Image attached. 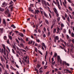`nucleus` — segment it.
<instances>
[{
    "instance_id": "obj_25",
    "label": "nucleus",
    "mask_w": 74,
    "mask_h": 74,
    "mask_svg": "<svg viewBox=\"0 0 74 74\" xmlns=\"http://www.w3.org/2000/svg\"><path fill=\"white\" fill-rule=\"evenodd\" d=\"M35 12H36L37 14H38V13H39L40 12V11L39 10H35Z\"/></svg>"
},
{
    "instance_id": "obj_59",
    "label": "nucleus",
    "mask_w": 74,
    "mask_h": 74,
    "mask_svg": "<svg viewBox=\"0 0 74 74\" xmlns=\"http://www.w3.org/2000/svg\"><path fill=\"white\" fill-rule=\"evenodd\" d=\"M46 4L48 6H49V7H50V5H49V4L48 2H47Z\"/></svg>"
},
{
    "instance_id": "obj_13",
    "label": "nucleus",
    "mask_w": 74,
    "mask_h": 74,
    "mask_svg": "<svg viewBox=\"0 0 74 74\" xmlns=\"http://www.w3.org/2000/svg\"><path fill=\"white\" fill-rule=\"evenodd\" d=\"M3 23L4 25H6V22H5V20L4 19H3Z\"/></svg>"
},
{
    "instance_id": "obj_26",
    "label": "nucleus",
    "mask_w": 74,
    "mask_h": 74,
    "mask_svg": "<svg viewBox=\"0 0 74 74\" xmlns=\"http://www.w3.org/2000/svg\"><path fill=\"white\" fill-rule=\"evenodd\" d=\"M4 55H6V53L5 52V50H4V51L3 52Z\"/></svg>"
},
{
    "instance_id": "obj_46",
    "label": "nucleus",
    "mask_w": 74,
    "mask_h": 74,
    "mask_svg": "<svg viewBox=\"0 0 74 74\" xmlns=\"http://www.w3.org/2000/svg\"><path fill=\"white\" fill-rule=\"evenodd\" d=\"M34 32L35 33H37V31L36 29L34 30Z\"/></svg>"
},
{
    "instance_id": "obj_19",
    "label": "nucleus",
    "mask_w": 74,
    "mask_h": 74,
    "mask_svg": "<svg viewBox=\"0 0 74 74\" xmlns=\"http://www.w3.org/2000/svg\"><path fill=\"white\" fill-rule=\"evenodd\" d=\"M8 37H9V38L10 39V40H12V36H11L10 35H9Z\"/></svg>"
},
{
    "instance_id": "obj_56",
    "label": "nucleus",
    "mask_w": 74,
    "mask_h": 74,
    "mask_svg": "<svg viewBox=\"0 0 74 74\" xmlns=\"http://www.w3.org/2000/svg\"><path fill=\"white\" fill-rule=\"evenodd\" d=\"M53 58H51V62H53V61H54V60L53 59Z\"/></svg>"
},
{
    "instance_id": "obj_63",
    "label": "nucleus",
    "mask_w": 74,
    "mask_h": 74,
    "mask_svg": "<svg viewBox=\"0 0 74 74\" xmlns=\"http://www.w3.org/2000/svg\"><path fill=\"white\" fill-rule=\"evenodd\" d=\"M58 74H62V73L60 71H58Z\"/></svg>"
},
{
    "instance_id": "obj_31",
    "label": "nucleus",
    "mask_w": 74,
    "mask_h": 74,
    "mask_svg": "<svg viewBox=\"0 0 74 74\" xmlns=\"http://www.w3.org/2000/svg\"><path fill=\"white\" fill-rule=\"evenodd\" d=\"M15 40H16V42H17V43H18V44H19V41L18 40V39H16Z\"/></svg>"
},
{
    "instance_id": "obj_18",
    "label": "nucleus",
    "mask_w": 74,
    "mask_h": 74,
    "mask_svg": "<svg viewBox=\"0 0 74 74\" xmlns=\"http://www.w3.org/2000/svg\"><path fill=\"white\" fill-rule=\"evenodd\" d=\"M47 8L49 9L48 11H49L51 14H52V12L51 11V10H50V8H49V7H47Z\"/></svg>"
},
{
    "instance_id": "obj_29",
    "label": "nucleus",
    "mask_w": 74,
    "mask_h": 74,
    "mask_svg": "<svg viewBox=\"0 0 74 74\" xmlns=\"http://www.w3.org/2000/svg\"><path fill=\"white\" fill-rule=\"evenodd\" d=\"M4 74H9L8 73H7V71L6 70H5Z\"/></svg>"
},
{
    "instance_id": "obj_33",
    "label": "nucleus",
    "mask_w": 74,
    "mask_h": 74,
    "mask_svg": "<svg viewBox=\"0 0 74 74\" xmlns=\"http://www.w3.org/2000/svg\"><path fill=\"white\" fill-rule=\"evenodd\" d=\"M60 47L62 49H64V50H65V49L64 47H62L61 46H60Z\"/></svg>"
},
{
    "instance_id": "obj_28",
    "label": "nucleus",
    "mask_w": 74,
    "mask_h": 74,
    "mask_svg": "<svg viewBox=\"0 0 74 74\" xmlns=\"http://www.w3.org/2000/svg\"><path fill=\"white\" fill-rule=\"evenodd\" d=\"M68 8L71 11H72V10H73V9H72V8H71L70 6Z\"/></svg>"
},
{
    "instance_id": "obj_40",
    "label": "nucleus",
    "mask_w": 74,
    "mask_h": 74,
    "mask_svg": "<svg viewBox=\"0 0 74 74\" xmlns=\"http://www.w3.org/2000/svg\"><path fill=\"white\" fill-rule=\"evenodd\" d=\"M38 52L39 53H40V54L41 55H42V53L41 51H40V50H38Z\"/></svg>"
},
{
    "instance_id": "obj_64",
    "label": "nucleus",
    "mask_w": 74,
    "mask_h": 74,
    "mask_svg": "<svg viewBox=\"0 0 74 74\" xmlns=\"http://www.w3.org/2000/svg\"><path fill=\"white\" fill-rule=\"evenodd\" d=\"M39 71L40 73H41L43 72V71L42 70H39Z\"/></svg>"
},
{
    "instance_id": "obj_9",
    "label": "nucleus",
    "mask_w": 74,
    "mask_h": 74,
    "mask_svg": "<svg viewBox=\"0 0 74 74\" xmlns=\"http://www.w3.org/2000/svg\"><path fill=\"white\" fill-rule=\"evenodd\" d=\"M5 14H6V15H7V14H9V10H7L5 11Z\"/></svg>"
},
{
    "instance_id": "obj_32",
    "label": "nucleus",
    "mask_w": 74,
    "mask_h": 74,
    "mask_svg": "<svg viewBox=\"0 0 74 74\" xmlns=\"http://www.w3.org/2000/svg\"><path fill=\"white\" fill-rule=\"evenodd\" d=\"M13 48H14V49L15 50V51H16V47H15L14 46H13Z\"/></svg>"
},
{
    "instance_id": "obj_53",
    "label": "nucleus",
    "mask_w": 74,
    "mask_h": 74,
    "mask_svg": "<svg viewBox=\"0 0 74 74\" xmlns=\"http://www.w3.org/2000/svg\"><path fill=\"white\" fill-rule=\"evenodd\" d=\"M67 1L69 2V3H72L71 0H67Z\"/></svg>"
},
{
    "instance_id": "obj_35",
    "label": "nucleus",
    "mask_w": 74,
    "mask_h": 74,
    "mask_svg": "<svg viewBox=\"0 0 74 74\" xmlns=\"http://www.w3.org/2000/svg\"><path fill=\"white\" fill-rule=\"evenodd\" d=\"M62 18L63 20H65L66 19V18H65V17H64V16H62Z\"/></svg>"
},
{
    "instance_id": "obj_52",
    "label": "nucleus",
    "mask_w": 74,
    "mask_h": 74,
    "mask_svg": "<svg viewBox=\"0 0 74 74\" xmlns=\"http://www.w3.org/2000/svg\"><path fill=\"white\" fill-rule=\"evenodd\" d=\"M65 17L66 18H67V14H66V13H65Z\"/></svg>"
},
{
    "instance_id": "obj_57",
    "label": "nucleus",
    "mask_w": 74,
    "mask_h": 74,
    "mask_svg": "<svg viewBox=\"0 0 74 74\" xmlns=\"http://www.w3.org/2000/svg\"><path fill=\"white\" fill-rule=\"evenodd\" d=\"M8 14V17H11V14H9V13Z\"/></svg>"
},
{
    "instance_id": "obj_20",
    "label": "nucleus",
    "mask_w": 74,
    "mask_h": 74,
    "mask_svg": "<svg viewBox=\"0 0 74 74\" xmlns=\"http://www.w3.org/2000/svg\"><path fill=\"white\" fill-rule=\"evenodd\" d=\"M2 46L4 50H5V45H2Z\"/></svg>"
},
{
    "instance_id": "obj_23",
    "label": "nucleus",
    "mask_w": 74,
    "mask_h": 74,
    "mask_svg": "<svg viewBox=\"0 0 74 74\" xmlns=\"http://www.w3.org/2000/svg\"><path fill=\"white\" fill-rule=\"evenodd\" d=\"M0 32L1 33H3V28H2L1 29Z\"/></svg>"
},
{
    "instance_id": "obj_45",
    "label": "nucleus",
    "mask_w": 74,
    "mask_h": 74,
    "mask_svg": "<svg viewBox=\"0 0 74 74\" xmlns=\"http://www.w3.org/2000/svg\"><path fill=\"white\" fill-rule=\"evenodd\" d=\"M0 66L1 67L3 68V64H1V63L0 62Z\"/></svg>"
},
{
    "instance_id": "obj_30",
    "label": "nucleus",
    "mask_w": 74,
    "mask_h": 74,
    "mask_svg": "<svg viewBox=\"0 0 74 74\" xmlns=\"http://www.w3.org/2000/svg\"><path fill=\"white\" fill-rule=\"evenodd\" d=\"M35 49V51H36V52H37V51H38V50L37 49V48L36 47H35V49Z\"/></svg>"
},
{
    "instance_id": "obj_2",
    "label": "nucleus",
    "mask_w": 74,
    "mask_h": 74,
    "mask_svg": "<svg viewBox=\"0 0 74 74\" xmlns=\"http://www.w3.org/2000/svg\"><path fill=\"white\" fill-rule=\"evenodd\" d=\"M56 2L57 3V5H57L58 7L59 10H61V7H60V5L59 1L58 0H56Z\"/></svg>"
},
{
    "instance_id": "obj_4",
    "label": "nucleus",
    "mask_w": 74,
    "mask_h": 74,
    "mask_svg": "<svg viewBox=\"0 0 74 74\" xmlns=\"http://www.w3.org/2000/svg\"><path fill=\"white\" fill-rule=\"evenodd\" d=\"M41 10H42V11L41 10H40V12L41 14L42 15L43 14L42 13V12H43L45 16L46 17H48V15L47 14H46V13H45L43 11V10H42V9Z\"/></svg>"
},
{
    "instance_id": "obj_43",
    "label": "nucleus",
    "mask_w": 74,
    "mask_h": 74,
    "mask_svg": "<svg viewBox=\"0 0 74 74\" xmlns=\"http://www.w3.org/2000/svg\"><path fill=\"white\" fill-rule=\"evenodd\" d=\"M44 69H46L48 67V66H44Z\"/></svg>"
},
{
    "instance_id": "obj_3",
    "label": "nucleus",
    "mask_w": 74,
    "mask_h": 74,
    "mask_svg": "<svg viewBox=\"0 0 74 74\" xmlns=\"http://www.w3.org/2000/svg\"><path fill=\"white\" fill-rule=\"evenodd\" d=\"M58 62V63H60V64H62V60L60 59V56H57Z\"/></svg>"
},
{
    "instance_id": "obj_48",
    "label": "nucleus",
    "mask_w": 74,
    "mask_h": 74,
    "mask_svg": "<svg viewBox=\"0 0 74 74\" xmlns=\"http://www.w3.org/2000/svg\"><path fill=\"white\" fill-rule=\"evenodd\" d=\"M60 40L62 42H64V40H62L61 38L60 39Z\"/></svg>"
},
{
    "instance_id": "obj_50",
    "label": "nucleus",
    "mask_w": 74,
    "mask_h": 74,
    "mask_svg": "<svg viewBox=\"0 0 74 74\" xmlns=\"http://www.w3.org/2000/svg\"><path fill=\"white\" fill-rule=\"evenodd\" d=\"M53 2L55 4H56V5H57V2H56L55 1L53 0Z\"/></svg>"
},
{
    "instance_id": "obj_54",
    "label": "nucleus",
    "mask_w": 74,
    "mask_h": 74,
    "mask_svg": "<svg viewBox=\"0 0 74 74\" xmlns=\"http://www.w3.org/2000/svg\"><path fill=\"white\" fill-rule=\"evenodd\" d=\"M43 30H44L45 32H46V31L47 30H46V28H45V27L44 28Z\"/></svg>"
},
{
    "instance_id": "obj_37",
    "label": "nucleus",
    "mask_w": 74,
    "mask_h": 74,
    "mask_svg": "<svg viewBox=\"0 0 74 74\" xmlns=\"http://www.w3.org/2000/svg\"><path fill=\"white\" fill-rule=\"evenodd\" d=\"M71 48L72 49H74V45L73 44H71Z\"/></svg>"
},
{
    "instance_id": "obj_14",
    "label": "nucleus",
    "mask_w": 74,
    "mask_h": 74,
    "mask_svg": "<svg viewBox=\"0 0 74 74\" xmlns=\"http://www.w3.org/2000/svg\"><path fill=\"white\" fill-rule=\"evenodd\" d=\"M42 45L44 47V48L46 49V46H45V44L44 43H42Z\"/></svg>"
},
{
    "instance_id": "obj_61",
    "label": "nucleus",
    "mask_w": 74,
    "mask_h": 74,
    "mask_svg": "<svg viewBox=\"0 0 74 74\" xmlns=\"http://www.w3.org/2000/svg\"><path fill=\"white\" fill-rule=\"evenodd\" d=\"M64 3L65 4H67V2L66 1V0H64Z\"/></svg>"
},
{
    "instance_id": "obj_62",
    "label": "nucleus",
    "mask_w": 74,
    "mask_h": 74,
    "mask_svg": "<svg viewBox=\"0 0 74 74\" xmlns=\"http://www.w3.org/2000/svg\"><path fill=\"white\" fill-rule=\"evenodd\" d=\"M36 41L37 42H40V40L39 39H37Z\"/></svg>"
},
{
    "instance_id": "obj_5",
    "label": "nucleus",
    "mask_w": 74,
    "mask_h": 74,
    "mask_svg": "<svg viewBox=\"0 0 74 74\" xmlns=\"http://www.w3.org/2000/svg\"><path fill=\"white\" fill-rule=\"evenodd\" d=\"M42 3V4H44L45 5L47 6V3L45 0H42L41 1Z\"/></svg>"
},
{
    "instance_id": "obj_1",
    "label": "nucleus",
    "mask_w": 74,
    "mask_h": 74,
    "mask_svg": "<svg viewBox=\"0 0 74 74\" xmlns=\"http://www.w3.org/2000/svg\"><path fill=\"white\" fill-rule=\"evenodd\" d=\"M53 9L57 17H58L59 16V13H58V11L56 8H53Z\"/></svg>"
},
{
    "instance_id": "obj_36",
    "label": "nucleus",
    "mask_w": 74,
    "mask_h": 74,
    "mask_svg": "<svg viewBox=\"0 0 74 74\" xmlns=\"http://www.w3.org/2000/svg\"><path fill=\"white\" fill-rule=\"evenodd\" d=\"M56 29H54L53 30V33H55V32H56Z\"/></svg>"
},
{
    "instance_id": "obj_12",
    "label": "nucleus",
    "mask_w": 74,
    "mask_h": 74,
    "mask_svg": "<svg viewBox=\"0 0 74 74\" xmlns=\"http://www.w3.org/2000/svg\"><path fill=\"white\" fill-rule=\"evenodd\" d=\"M4 11V9L2 8H0V11L1 12H3Z\"/></svg>"
},
{
    "instance_id": "obj_7",
    "label": "nucleus",
    "mask_w": 74,
    "mask_h": 74,
    "mask_svg": "<svg viewBox=\"0 0 74 74\" xmlns=\"http://www.w3.org/2000/svg\"><path fill=\"white\" fill-rule=\"evenodd\" d=\"M57 30L58 32H57V33H59V34H60V32H61V30H60V29L59 27H58Z\"/></svg>"
},
{
    "instance_id": "obj_16",
    "label": "nucleus",
    "mask_w": 74,
    "mask_h": 74,
    "mask_svg": "<svg viewBox=\"0 0 74 74\" xmlns=\"http://www.w3.org/2000/svg\"><path fill=\"white\" fill-rule=\"evenodd\" d=\"M59 37H58V36H56L55 37V39L57 40H59Z\"/></svg>"
},
{
    "instance_id": "obj_8",
    "label": "nucleus",
    "mask_w": 74,
    "mask_h": 74,
    "mask_svg": "<svg viewBox=\"0 0 74 74\" xmlns=\"http://www.w3.org/2000/svg\"><path fill=\"white\" fill-rule=\"evenodd\" d=\"M19 35L20 36H21V37H24V35L22 33H19Z\"/></svg>"
},
{
    "instance_id": "obj_39",
    "label": "nucleus",
    "mask_w": 74,
    "mask_h": 74,
    "mask_svg": "<svg viewBox=\"0 0 74 74\" xmlns=\"http://www.w3.org/2000/svg\"><path fill=\"white\" fill-rule=\"evenodd\" d=\"M55 72H57V71H58V69L57 68H56L55 69Z\"/></svg>"
},
{
    "instance_id": "obj_17",
    "label": "nucleus",
    "mask_w": 74,
    "mask_h": 74,
    "mask_svg": "<svg viewBox=\"0 0 74 74\" xmlns=\"http://www.w3.org/2000/svg\"><path fill=\"white\" fill-rule=\"evenodd\" d=\"M55 19H54L52 21V23L53 24V25H54V24H55Z\"/></svg>"
},
{
    "instance_id": "obj_44",
    "label": "nucleus",
    "mask_w": 74,
    "mask_h": 74,
    "mask_svg": "<svg viewBox=\"0 0 74 74\" xmlns=\"http://www.w3.org/2000/svg\"><path fill=\"white\" fill-rule=\"evenodd\" d=\"M71 36L72 37H74V33H71Z\"/></svg>"
},
{
    "instance_id": "obj_27",
    "label": "nucleus",
    "mask_w": 74,
    "mask_h": 74,
    "mask_svg": "<svg viewBox=\"0 0 74 74\" xmlns=\"http://www.w3.org/2000/svg\"><path fill=\"white\" fill-rule=\"evenodd\" d=\"M3 38L5 40H7V36H5L3 37Z\"/></svg>"
},
{
    "instance_id": "obj_34",
    "label": "nucleus",
    "mask_w": 74,
    "mask_h": 74,
    "mask_svg": "<svg viewBox=\"0 0 74 74\" xmlns=\"http://www.w3.org/2000/svg\"><path fill=\"white\" fill-rule=\"evenodd\" d=\"M61 27H64V24H63V23H61Z\"/></svg>"
},
{
    "instance_id": "obj_60",
    "label": "nucleus",
    "mask_w": 74,
    "mask_h": 74,
    "mask_svg": "<svg viewBox=\"0 0 74 74\" xmlns=\"http://www.w3.org/2000/svg\"><path fill=\"white\" fill-rule=\"evenodd\" d=\"M47 30H48V32H49V27H48L47 28Z\"/></svg>"
},
{
    "instance_id": "obj_15",
    "label": "nucleus",
    "mask_w": 74,
    "mask_h": 74,
    "mask_svg": "<svg viewBox=\"0 0 74 74\" xmlns=\"http://www.w3.org/2000/svg\"><path fill=\"white\" fill-rule=\"evenodd\" d=\"M67 21H68V22H70V18L69 17V16H68L67 17Z\"/></svg>"
},
{
    "instance_id": "obj_24",
    "label": "nucleus",
    "mask_w": 74,
    "mask_h": 74,
    "mask_svg": "<svg viewBox=\"0 0 74 74\" xmlns=\"http://www.w3.org/2000/svg\"><path fill=\"white\" fill-rule=\"evenodd\" d=\"M40 67H41V65L38 64L37 66V68L39 69V68H40Z\"/></svg>"
},
{
    "instance_id": "obj_47",
    "label": "nucleus",
    "mask_w": 74,
    "mask_h": 74,
    "mask_svg": "<svg viewBox=\"0 0 74 74\" xmlns=\"http://www.w3.org/2000/svg\"><path fill=\"white\" fill-rule=\"evenodd\" d=\"M66 37L67 39H69L70 37H69V35H66Z\"/></svg>"
},
{
    "instance_id": "obj_58",
    "label": "nucleus",
    "mask_w": 74,
    "mask_h": 74,
    "mask_svg": "<svg viewBox=\"0 0 74 74\" xmlns=\"http://www.w3.org/2000/svg\"><path fill=\"white\" fill-rule=\"evenodd\" d=\"M55 63H56L55 61L54 62H52V64H53V65H55Z\"/></svg>"
},
{
    "instance_id": "obj_10",
    "label": "nucleus",
    "mask_w": 74,
    "mask_h": 74,
    "mask_svg": "<svg viewBox=\"0 0 74 74\" xmlns=\"http://www.w3.org/2000/svg\"><path fill=\"white\" fill-rule=\"evenodd\" d=\"M66 71H67L66 72V73H69L70 74H71V71L67 69H66Z\"/></svg>"
},
{
    "instance_id": "obj_51",
    "label": "nucleus",
    "mask_w": 74,
    "mask_h": 74,
    "mask_svg": "<svg viewBox=\"0 0 74 74\" xmlns=\"http://www.w3.org/2000/svg\"><path fill=\"white\" fill-rule=\"evenodd\" d=\"M32 42L33 41H29V44H32Z\"/></svg>"
},
{
    "instance_id": "obj_41",
    "label": "nucleus",
    "mask_w": 74,
    "mask_h": 74,
    "mask_svg": "<svg viewBox=\"0 0 74 74\" xmlns=\"http://www.w3.org/2000/svg\"><path fill=\"white\" fill-rule=\"evenodd\" d=\"M50 34H51V33L49 31H48V36H49L50 35Z\"/></svg>"
},
{
    "instance_id": "obj_11",
    "label": "nucleus",
    "mask_w": 74,
    "mask_h": 74,
    "mask_svg": "<svg viewBox=\"0 0 74 74\" xmlns=\"http://www.w3.org/2000/svg\"><path fill=\"white\" fill-rule=\"evenodd\" d=\"M0 58H1V60L2 62H4V61L5 62V60L4 59V58H3L2 56H1L0 57Z\"/></svg>"
},
{
    "instance_id": "obj_55",
    "label": "nucleus",
    "mask_w": 74,
    "mask_h": 74,
    "mask_svg": "<svg viewBox=\"0 0 74 74\" xmlns=\"http://www.w3.org/2000/svg\"><path fill=\"white\" fill-rule=\"evenodd\" d=\"M63 33H66V30L65 29H64Z\"/></svg>"
},
{
    "instance_id": "obj_6",
    "label": "nucleus",
    "mask_w": 74,
    "mask_h": 74,
    "mask_svg": "<svg viewBox=\"0 0 74 74\" xmlns=\"http://www.w3.org/2000/svg\"><path fill=\"white\" fill-rule=\"evenodd\" d=\"M2 5H3V7H5V6H7V3L5 2H3V3L2 4Z\"/></svg>"
},
{
    "instance_id": "obj_42",
    "label": "nucleus",
    "mask_w": 74,
    "mask_h": 74,
    "mask_svg": "<svg viewBox=\"0 0 74 74\" xmlns=\"http://www.w3.org/2000/svg\"><path fill=\"white\" fill-rule=\"evenodd\" d=\"M57 54L56 53H54V57H56L57 56Z\"/></svg>"
},
{
    "instance_id": "obj_21",
    "label": "nucleus",
    "mask_w": 74,
    "mask_h": 74,
    "mask_svg": "<svg viewBox=\"0 0 74 74\" xmlns=\"http://www.w3.org/2000/svg\"><path fill=\"white\" fill-rule=\"evenodd\" d=\"M11 27H13L14 28V29H15V28H16V27L14 25H11Z\"/></svg>"
},
{
    "instance_id": "obj_49",
    "label": "nucleus",
    "mask_w": 74,
    "mask_h": 74,
    "mask_svg": "<svg viewBox=\"0 0 74 74\" xmlns=\"http://www.w3.org/2000/svg\"><path fill=\"white\" fill-rule=\"evenodd\" d=\"M69 34H71V30H70V29H69Z\"/></svg>"
},
{
    "instance_id": "obj_22",
    "label": "nucleus",
    "mask_w": 74,
    "mask_h": 74,
    "mask_svg": "<svg viewBox=\"0 0 74 74\" xmlns=\"http://www.w3.org/2000/svg\"><path fill=\"white\" fill-rule=\"evenodd\" d=\"M45 22L46 23H47V25H48V24H49V22H48V20H45Z\"/></svg>"
},
{
    "instance_id": "obj_38",
    "label": "nucleus",
    "mask_w": 74,
    "mask_h": 74,
    "mask_svg": "<svg viewBox=\"0 0 74 74\" xmlns=\"http://www.w3.org/2000/svg\"><path fill=\"white\" fill-rule=\"evenodd\" d=\"M60 17H58L57 18V20L58 21H60Z\"/></svg>"
}]
</instances>
